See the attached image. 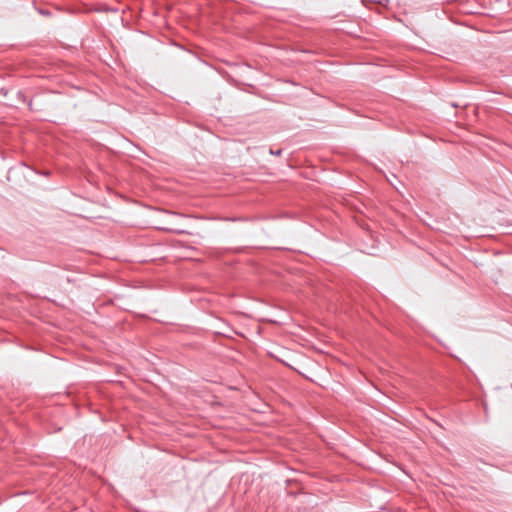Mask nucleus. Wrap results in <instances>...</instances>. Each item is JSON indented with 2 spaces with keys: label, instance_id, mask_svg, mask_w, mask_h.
<instances>
[{
  "label": "nucleus",
  "instance_id": "1",
  "mask_svg": "<svg viewBox=\"0 0 512 512\" xmlns=\"http://www.w3.org/2000/svg\"><path fill=\"white\" fill-rule=\"evenodd\" d=\"M280 153H281V151H280V150H279V151H275V154H276V155H280Z\"/></svg>",
  "mask_w": 512,
  "mask_h": 512
}]
</instances>
